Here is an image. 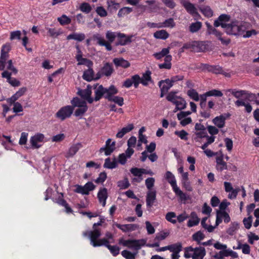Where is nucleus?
<instances>
[{
    "mask_svg": "<svg viewBox=\"0 0 259 259\" xmlns=\"http://www.w3.org/2000/svg\"><path fill=\"white\" fill-rule=\"evenodd\" d=\"M83 78L88 81H90L94 78V73L92 67L89 68V69L85 71L82 75Z\"/></svg>",
    "mask_w": 259,
    "mask_h": 259,
    "instance_id": "nucleus-33",
    "label": "nucleus"
},
{
    "mask_svg": "<svg viewBox=\"0 0 259 259\" xmlns=\"http://www.w3.org/2000/svg\"><path fill=\"white\" fill-rule=\"evenodd\" d=\"M131 78L133 82L134 86L135 88H137L139 84L141 83V77L139 75L136 74L133 75Z\"/></svg>",
    "mask_w": 259,
    "mask_h": 259,
    "instance_id": "nucleus-55",
    "label": "nucleus"
},
{
    "mask_svg": "<svg viewBox=\"0 0 259 259\" xmlns=\"http://www.w3.org/2000/svg\"><path fill=\"white\" fill-rule=\"evenodd\" d=\"M228 256V249L220 250L219 252H215L213 257L215 259H223L225 257Z\"/></svg>",
    "mask_w": 259,
    "mask_h": 259,
    "instance_id": "nucleus-39",
    "label": "nucleus"
},
{
    "mask_svg": "<svg viewBox=\"0 0 259 259\" xmlns=\"http://www.w3.org/2000/svg\"><path fill=\"white\" fill-rule=\"evenodd\" d=\"M133 11L132 8L130 7H123L120 9L118 13V16L119 17H122L126 15L130 14Z\"/></svg>",
    "mask_w": 259,
    "mask_h": 259,
    "instance_id": "nucleus-46",
    "label": "nucleus"
},
{
    "mask_svg": "<svg viewBox=\"0 0 259 259\" xmlns=\"http://www.w3.org/2000/svg\"><path fill=\"white\" fill-rule=\"evenodd\" d=\"M220 25L222 27L225 28L226 32L229 35L241 34L245 29L244 26L240 25L237 21L227 24L225 23H221L218 19L214 21V26L215 27H217Z\"/></svg>",
    "mask_w": 259,
    "mask_h": 259,
    "instance_id": "nucleus-2",
    "label": "nucleus"
},
{
    "mask_svg": "<svg viewBox=\"0 0 259 259\" xmlns=\"http://www.w3.org/2000/svg\"><path fill=\"white\" fill-rule=\"evenodd\" d=\"M73 107L71 106H66L61 108L56 113V116L62 120L69 117L72 114Z\"/></svg>",
    "mask_w": 259,
    "mask_h": 259,
    "instance_id": "nucleus-9",
    "label": "nucleus"
},
{
    "mask_svg": "<svg viewBox=\"0 0 259 259\" xmlns=\"http://www.w3.org/2000/svg\"><path fill=\"white\" fill-rule=\"evenodd\" d=\"M80 10L82 12L88 14L91 11L92 8L90 4L87 3H84L80 5Z\"/></svg>",
    "mask_w": 259,
    "mask_h": 259,
    "instance_id": "nucleus-57",
    "label": "nucleus"
},
{
    "mask_svg": "<svg viewBox=\"0 0 259 259\" xmlns=\"http://www.w3.org/2000/svg\"><path fill=\"white\" fill-rule=\"evenodd\" d=\"M76 49L77 50V54L76 56V59L78 62L77 65H84L89 68L92 67L93 65V62L89 59L82 58L81 52L78 46L76 47Z\"/></svg>",
    "mask_w": 259,
    "mask_h": 259,
    "instance_id": "nucleus-13",
    "label": "nucleus"
},
{
    "mask_svg": "<svg viewBox=\"0 0 259 259\" xmlns=\"http://www.w3.org/2000/svg\"><path fill=\"white\" fill-rule=\"evenodd\" d=\"M256 99V96L254 94L248 93L245 91V94H244V100L245 101H253Z\"/></svg>",
    "mask_w": 259,
    "mask_h": 259,
    "instance_id": "nucleus-58",
    "label": "nucleus"
},
{
    "mask_svg": "<svg viewBox=\"0 0 259 259\" xmlns=\"http://www.w3.org/2000/svg\"><path fill=\"white\" fill-rule=\"evenodd\" d=\"M181 4L190 15L196 9L194 5L190 3L189 0H181Z\"/></svg>",
    "mask_w": 259,
    "mask_h": 259,
    "instance_id": "nucleus-26",
    "label": "nucleus"
},
{
    "mask_svg": "<svg viewBox=\"0 0 259 259\" xmlns=\"http://www.w3.org/2000/svg\"><path fill=\"white\" fill-rule=\"evenodd\" d=\"M109 101L114 102L120 106H122L123 104V98L118 96H113Z\"/></svg>",
    "mask_w": 259,
    "mask_h": 259,
    "instance_id": "nucleus-60",
    "label": "nucleus"
},
{
    "mask_svg": "<svg viewBox=\"0 0 259 259\" xmlns=\"http://www.w3.org/2000/svg\"><path fill=\"white\" fill-rule=\"evenodd\" d=\"M165 218L167 221L174 224L178 220V217L172 212H168L165 216Z\"/></svg>",
    "mask_w": 259,
    "mask_h": 259,
    "instance_id": "nucleus-43",
    "label": "nucleus"
},
{
    "mask_svg": "<svg viewBox=\"0 0 259 259\" xmlns=\"http://www.w3.org/2000/svg\"><path fill=\"white\" fill-rule=\"evenodd\" d=\"M118 32H114L110 31H108L106 34V37L108 40L109 42H112L116 37H117V33Z\"/></svg>",
    "mask_w": 259,
    "mask_h": 259,
    "instance_id": "nucleus-56",
    "label": "nucleus"
},
{
    "mask_svg": "<svg viewBox=\"0 0 259 259\" xmlns=\"http://www.w3.org/2000/svg\"><path fill=\"white\" fill-rule=\"evenodd\" d=\"M21 35V32L20 30L12 31L10 33V39L11 40H14L15 39H20Z\"/></svg>",
    "mask_w": 259,
    "mask_h": 259,
    "instance_id": "nucleus-63",
    "label": "nucleus"
},
{
    "mask_svg": "<svg viewBox=\"0 0 259 259\" xmlns=\"http://www.w3.org/2000/svg\"><path fill=\"white\" fill-rule=\"evenodd\" d=\"M230 114L229 113L221 115L219 116L215 117L213 120V123L219 128H222L225 126V120L229 117Z\"/></svg>",
    "mask_w": 259,
    "mask_h": 259,
    "instance_id": "nucleus-18",
    "label": "nucleus"
},
{
    "mask_svg": "<svg viewBox=\"0 0 259 259\" xmlns=\"http://www.w3.org/2000/svg\"><path fill=\"white\" fill-rule=\"evenodd\" d=\"M175 24L174 20L171 18L166 20L164 22L161 23V28L170 27L172 28L175 26Z\"/></svg>",
    "mask_w": 259,
    "mask_h": 259,
    "instance_id": "nucleus-54",
    "label": "nucleus"
},
{
    "mask_svg": "<svg viewBox=\"0 0 259 259\" xmlns=\"http://www.w3.org/2000/svg\"><path fill=\"white\" fill-rule=\"evenodd\" d=\"M169 49L168 48H164L163 49L161 52L157 53H155L154 54V56L157 59H160L164 56H168L167 54L169 53Z\"/></svg>",
    "mask_w": 259,
    "mask_h": 259,
    "instance_id": "nucleus-48",
    "label": "nucleus"
},
{
    "mask_svg": "<svg viewBox=\"0 0 259 259\" xmlns=\"http://www.w3.org/2000/svg\"><path fill=\"white\" fill-rule=\"evenodd\" d=\"M94 228V229L93 230L83 232V235L89 238L90 240V244L93 247H96L103 246L104 242H107V239H99V237L101 236V230L99 228Z\"/></svg>",
    "mask_w": 259,
    "mask_h": 259,
    "instance_id": "nucleus-3",
    "label": "nucleus"
},
{
    "mask_svg": "<svg viewBox=\"0 0 259 259\" xmlns=\"http://www.w3.org/2000/svg\"><path fill=\"white\" fill-rule=\"evenodd\" d=\"M57 20L62 25L69 24L71 22L70 18L66 15H63L61 17H58Z\"/></svg>",
    "mask_w": 259,
    "mask_h": 259,
    "instance_id": "nucleus-49",
    "label": "nucleus"
},
{
    "mask_svg": "<svg viewBox=\"0 0 259 259\" xmlns=\"http://www.w3.org/2000/svg\"><path fill=\"white\" fill-rule=\"evenodd\" d=\"M118 187L121 189H125L130 186V183L127 179L119 181L117 183Z\"/></svg>",
    "mask_w": 259,
    "mask_h": 259,
    "instance_id": "nucleus-53",
    "label": "nucleus"
},
{
    "mask_svg": "<svg viewBox=\"0 0 259 259\" xmlns=\"http://www.w3.org/2000/svg\"><path fill=\"white\" fill-rule=\"evenodd\" d=\"M156 192L155 190L148 191L146 196V204L151 207L153 205L156 199Z\"/></svg>",
    "mask_w": 259,
    "mask_h": 259,
    "instance_id": "nucleus-23",
    "label": "nucleus"
},
{
    "mask_svg": "<svg viewBox=\"0 0 259 259\" xmlns=\"http://www.w3.org/2000/svg\"><path fill=\"white\" fill-rule=\"evenodd\" d=\"M190 45H187L185 47H191V51L199 53L204 52L208 50V46L205 41H194L190 42Z\"/></svg>",
    "mask_w": 259,
    "mask_h": 259,
    "instance_id": "nucleus-6",
    "label": "nucleus"
},
{
    "mask_svg": "<svg viewBox=\"0 0 259 259\" xmlns=\"http://www.w3.org/2000/svg\"><path fill=\"white\" fill-rule=\"evenodd\" d=\"M93 89L95 90V101H99L103 96L108 99H110L114 96V95L118 93V90L113 85H110L109 88H104L102 85H98L94 84Z\"/></svg>",
    "mask_w": 259,
    "mask_h": 259,
    "instance_id": "nucleus-1",
    "label": "nucleus"
},
{
    "mask_svg": "<svg viewBox=\"0 0 259 259\" xmlns=\"http://www.w3.org/2000/svg\"><path fill=\"white\" fill-rule=\"evenodd\" d=\"M97 197L99 202L103 206H105L108 198L107 189L105 188H100L98 192Z\"/></svg>",
    "mask_w": 259,
    "mask_h": 259,
    "instance_id": "nucleus-17",
    "label": "nucleus"
},
{
    "mask_svg": "<svg viewBox=\"0 0 259 259\" xmlns=\"http://www.w3.org/2000/svg\"><path fill=\"white\" fill-rule=\"evenodd\" d=\"M155 183V179L153 178H148L145 180V185L148 191L154 190L152 189Z\"/></svg>",
    "mask_w": 259,
    "mask_h": 259,
    "instance_id": "nucleus-51",
    "label": "nucleus"
},
{
    "mask_svg": "<svg viewBox=\"0 0 259 259\" xmlns=\"http://www.w3.org/2000/svg\"><path fill=\"white\" fill-rule=\"evenodd\" d=\"M26 90L27 89L26 88H21L11 98H9L7 100V102L10 105L13 104L16 100L25 94Z\"/></svg>",
    "mask_w": 259,
    "mask_h": 259,
    "instance_id": "nucleus-19",
    "label": "nucleus"
},
{
    "mask_svg": "<svg viewBox=\"0 0 259 259\" xmlns=\"http://www.w3.org/2000/svg\"><path fill=\"white\" fill-rule=\"evenodd\" d=\"M247 237L248 239V241L251 244H253L255 241L259 240V236L252 232H249L247 234Z\"/></svg>",
    "mask_w": 259,
    "mask_h": 259,
    "instance_id": "nucleus-52",
    "label": "nucleus"
},
{
    "mask_svg": "<svg viewBox=\"0 0 259 259\" xmlns=\"http://www.w3.org/2000/svg\"><path fill=\"white\" fill-rule=\"evenodd\" d=\"M153 35L157 39H165L168 38L169 34L165 30H161L156 31Z\"/></svg>",
    "mask_w": 259,
    "mask_h": 259,
    "instance_id": "nucleus-36",
    "label": "nucleus"
},
{
    "mask_svg": "<svg viewBox=\"0 0 259 259\" xmlns=\"http://www.w3.org/2000/svg\"><path fill=\"white\" fill-rule=\"evenodd\" d=\"M108 8L110 10H116L119 8V4L115 0H107Z\"/></svg>",
    "mask_w": 259,
    "mask_h": 259,
    "instance_id": "nucleus-45",
    "label": "nucleus"
},
{
    "mask_svg": "<svg viewBox=\"0 0 259 259\" xmlns=\"http://www.w3.org/2000/svg\"><path fill=\"white\" fill-rule=\"evenodd\" d=\"M93 87L88 85L87 88L84 90H80L78 91V94L83 99L86 100L89 103H92L95 100L91 97L92 93Z\"/></svg>",
    "mask_w": 259,
    "mask_h": 259,
    "instance_id": "nucleus-11",
    "label": "nucleus"
},
{
    "mask_svg": "<svg viewBox=\"0 0 259 259\" xmlns=\"http://www.w3.org/2000/svg\"><path fill=\"white\" fill-rule=\"evenodd\" d=\"M199 9L202 14L206 17H211L213 15L212 10L208 6H205L204 7H200Z\"/></svg>",
    "mask_w": 259,
    "mask_h": 259,
    "instance_id": "nucleus-41",
    "label": "nucleus"
},
{
    "mask_svg": "<svg viewBox=\"0 0 259 259\" xmlns=\"http://www.w3.org/2000/svg\"><path fill=\"white\" fill-rule=\"evenodd\" d=\"M223 220L225 223H228L230 221V218L228 213L225 211L217 210L215 226H218Z\"/></svg>",
    "mask_w": 259,
    "mask_h": 259,
    "instance_id": "nucleus-14",
    "label": "nucleus"
},
{
    "mask_svg": "<svg viewBox=\"0 0 259 259\" xmlns=\"http://www.w3.org/2000/svg\"><path fill=\"white\" fill-rule=\"evenodd\" d=\"M171 56L170 55L166 56L165 58L164 63L159 64V67L161 69H170L171 67Z\"/></svg>",
    "mask_w": 259,
    "mask_h": 259,
    "instance_id": "nucleus-40",
    "label": "nucleus"
},
{
    "mask_svg": "<svg viewBox=\"0 0 259 259\" xmlns=\"http://www.w3.org/2000/svg\"><path fill=\"white\" fill-rule=\"evenodd\" d=\"M134 126L132 123L128 124L120 130L116 134V137L117 138H122L126 134L129 133L134 129Z\"/></svg>",
    "mask_w": 259,
    "mask_h": 259,
    "instance_id": "nucleus-25",
    "label": "nucleus"
},
{
    "mask_svg": "<svg viewBox=\"0 0 259 259\" xmlns=\"http://www.w3.org/2000/svg\"><path fill=\"white\" fill-rule=\"evenodd\" d=\"M211 34H213L215 35L217 37H218V38L221 41V42L223 44L228 45L230 43V39L224 40L223 38L221 37L222 33L218 31L216 29L215 30H213V32L211 33Z\"/></svg>",
    "mask_w": 259,
    "mask_h": 259,
    "instance_id": "nucleus-59",
    "label": "nucleus"
},
{
    "mask_svg": "<svg viewBox=\"0 0 259 259\" xmlns=\"http://www.w3.org/2000/svg\"><path fill=\"white\" fill-rule=\"evenodd\" d=\"M191 251H193V259L203 258L206 254V251L203 247L191 248Z\"/></svg>",
    "mask_w": 259,
    "mask_h": 259,
    "instance_id": "nucleus-16",
    "label": "nucleus"
},
{
    "mask_svg": "<svg viewBox=\"0 0 259 259\" xmlns=\"http://www.w3.org/2000/svg\"><path fill=\"white\" fill-rule=\"evenodd\" d=\"M122 245L130 248H132L136 250H139L142 246L146 245V240L144 239H128L124 240Z\"/></svg>",
    "mask_w": 259,
    "mask_h": 259,
    "instance_id": "nucleus-4",
    "label": "nucleus"
},
{
    "mask_svg": "<svg viewBox=\"0 0 259 259\" xmlns=\"http://www.w3.org/2000/svg\"><path fill=\"white\" fill-rule=\"evenodd\" d=\"M113 69L111 65L106 63L101 70V73L106 76L110 75L113 72Z\"/></svg>",
    "mask_w": 259,
    "mask_h": 259,
    "instance_id": "nucleus-32",
    "label": "nucleus"
},
{
    "mask_svg": "<svg viewBox=\"0 0 259 259\" xmlns=\"http://www.w3.org/2000/svg\"><path fill=\"white\" fill-rule=\"evenodd\" d=\"M10 50L11 45L9 44H6L2 47L0 57V70H3L5 68L6 61L9 57L8 53Z\"/></svg>",
    "mask_w": 259,
    "mask_h": 259,
    "instance_id": "nucleus-8",
    "label": "nucleus"
},
{
    "mask_svg": "<svg viewBox=\"0 0 259 259\" xmlns=\"http://www.w3.org/2000/svg\"><path fill=\"white\" fill-rule=\"evenodd\" d=\"M220 155L217 157V168L220 171L227 169V165L226 162L223 160V154L221 151L220 152Z\"/></svg>",
    "mask_w": 259,
    "mask_h": 259,
    "instance_id": "nucleus-22",
    "label": "nucleus"
},
{
    "mask_svg": "<svg viewBox=\"0 0 259 259\" xmlns=\"http://www.w3.org/2000/svg\"><path fill=\"white\" fill-rule=\"evenodd\" d=\"M103 166L104 168L113 169L117 166V162L115 159L111 161L110 158H107L105 160Z\"/></svg>",
    "mask_w": 259,
    "mask_h": 259,
    "instance_id": "nucleus-29",
    "label": "nucleus"
},
{
    "mask_svg": "<svg viewBox=\"0 0 259 259\" xmlns=\"http://www.w3.org/2000/svg\"><path fill=\"white\" fill-rule=\"evenodd\" d=\"M81 147V144L79 143L72 145L66 152L65 157L67 158L73 157Z\"/></svg>",
    "mask_w": 259,
    "mask_h": 259,
    "instance_id": "nucleus-20",
    "label": "nucleus"
},
{
    "mask_svg": "<svg viewBox=\"0 0 259 259\" xmlns=\"http://www.w3.org/2000/svg\"><path fill=\"white\" fill-rule=\"evenodd\" d=\"M115 149V142L111 141V139H108L106 141L105 146L101 147L99 150L100 153H104L106 156L110 155Z\"/></svg>",
    "mask_w": 259,
    "mask_h": 259,
    "instance_id": "nucleus-10",
    "label": "nucleus"
},
{
    "mask_svg": "<svg viewBox=\"0 0 259 259\" xmlns=\"http://www.w3.org/2000/svg\"><path fill=\"white\" fill-rule=\"evenodd\" d=\"M118 44L124 46L131 42L132 36H127L123 33H117Z\"/></svg>",
    "mask_w": 259,
    "mask_h": 259,
    "instance_id": "nucleus-24",
    "label": "nucleus"
},
{
    "mask_svg": "<svg viewBox=\"0 0 259 259\" xmlns=\"http://www.w3.org/2000/svg\"><path fill=\"white\" fill-rule=\"evenodd\" d=\"M74 187L75 189L74 191L82 195H89L91 191L96 188V186L92 182L87 183L84 186L76 185Z\"/></svg>",
    "mask_w": 259,
    "mask_h": 259,
    "instance_id": "nucleus-7",
    "label": "nucleus"
},
{
    "mask_svg": "<svg viewBox=\"0 0 259 259\" xmlns=\"http://www.w3.org/2000/svg\"><path fill=\"white\" fill-rule=\"evenodd\" d=\"M167 100L176 105L174 112L178 111V95L177 92H171L166 97Z\"/></svg>",
    "mask_w": 259,
    "mask_h": 259,
    "instance_id": "nucleus-21",
    "label": "nucleus"
},
{
    "mask_svg": "<svg viewBox=\"0 0 259 259\" xmlns=\"http://www.w3.org/2000/svg\"><path fill=\"white\" fill-rule=\"evenodd\" d=\"M72 107H81L84 106H87L85 101H82L78 98H74L71 101Z\"/></svg>",
    "mask_w": 259,
    "mask_h": 259,
    "instance_id": "nucleus-38",
    "label": "nucleus"
},
{
    "mask_svg": "<svg viewBox=\"0 0 259 259\" xmlns=\"http://www.w3.org/2000/svg\"><path fill=\"white\" fill-rule=\"evenodd\" d=\"M179 199L182 201H183L184 203H186L187 200L191 199V197L189 195L183 193L181 190L179 189Z\"/></svg>",
    "mask_w": 259,
    "mask_h": 259,
    "instance_id": "nucleus-62",
    "label": "nucleus"
},
{
    "mask_svg": "<svg viewBox=\"0 0 259 259\" xmlns=\"http://www.w3.org/2000/svg\"><path fill=\"white\" fill-rule=\"evenodd\" d=\"M210 67H211V68L209 69V70L212 71L214 73H216V74L221 73V74H225V76H228V73L225 74L224 72V71L222 69V68L220 66H211Z\"/></svg>",
    "mask_w": 259,
    "mask_h": 259,
    "instance_id": "nucleus-61",
    "label": "nucleus"
},
{
    "mask_svg": "<svg viewBox=\"0 0 259 259\" xmlns=\"http://www.w3.org/2000/svg\"><path fill=\"white\" fill-rule=\"evenodd\" d=\"M88 107L87 106H82L77 108L75 112L74 115L76 117H81L88 110Z\"/></svg>",
    "mask_w": 259,
    "mask_h": 259,
    "instance_id": "nucleus-42",
    "label": "nucleus"
},
{
    "mask_svg": "<svg viewBox=\"0 0 259 259\" xmlns=\"http://www.w3.org/2000/svg\"><path fill=\"white\" fill-rule=\"evenodd\" d=\"M206 95L209 96L222 97L223 93L219 90H212L206 92Z\"/></svg>",
    "mask_w": 259,
    "mask_h": 259,
    "instance_id": "nucleus-64",
    "label": "nucleus"
},
{
    "mask_svg": "<svg viewBox=\"0 0 259 259\" xmlns=\"http://www.w3.org/2000/svg\"><path fill=\"white\" fill-rule=\"evenodd\" d=\"M29 142L31 148L38 149L41 147L45 142V135L41 133H36L31 137Z\"/></svg>",
    "mask_w": 259,
    "mask_h": 259,
    "instance_id": "nucleus-5",
    "label": "nucleus"
},
{
    "mask_svg": "<svg viewBox=\"0 0 259 259\" xmlns=\"http://www.w3.org/2000/svg\"><path fill=\"white\" fill-rule=\"evenodd\" d=\"M165 179L170 184L176 195L178 194V188L177 186V181L175 176L170 171H167L165 175Z\"/></svg>",
    "mask_w": 259,
    "mask_h": 259,
    "instance_id": "nucleus-15",
    "label": "nucleus"
},
{
    "mask_svg": "<svg viewBox=\"0 0 259 259\" xmlns=\"http://www.w3.org/2000/svg\"><path fill=\"white\" fill-rule=\"evenodd\" d=\"M168 250L172 252V259H178V243L168 245Z\"/></svg>",
    "mask_w": 259,
    "mask_h": 259,
    "instance_id": "nucleus-31",
    "label": "nucleus"
},
{
    "mask_svg": "<svg viewBox=\"0 0 259 259\" xmlns=\"http://www.w3.org/2000/svg\"><path fill=\"white\" fill-rule=\"evenodd\" d=\"M174 81L169 79H165L164 80H161L159 82V86L161 90L160 97L164 96L168 90L173 85Z\"/></svg>",
    "mask_w": 259,
    "mask_h": 259,
    "instance_id": "nucleus-12",
    "label": "nucleus"
},
{
    "mask_svg": "<svg viewBox=\"0 0 259 259\" xmlns=\"http://www.w3.org/2000/svg\"><path fill=\"white\" fill-rule=\"evenodd\" d=\"M113 62L116 66L124 68H127L130 65V63L127 61L122 58H115L114 59Z\"/></svg>",
    "mask_w": 259,
    "mask_h": 259,
    "instance_id": "nucleus-35",
    "label": "nucleus"
},
{
    "mask_svg": "<svg viewBox=\"0 0 259 259\" xmlns=\"http://www.w3.org/2000/svg\"><path fill=\"white\" fill-rule=\"evenodd\" d=\"M200 219L198 218L196 213L195 212H192L191 213V218L189 219L188 222V226L192 227L197 225Z\"/></svg>",
    "mask_w": 259,
    "mask_h": 259,
    "instance_id": "nucleus-30",
    "label": "nucleus"
},
{
    "mask_svg": "<svg viewBox=\"0 0 259 259\" xmlns=\"http://www.w3.org/2000/svg\"><path fill=\"white\" fill-rule=\"evenodd\" d=\"M121 253L122 256L126 259H135L137 252L135 253H132L128 250H124L121 251Z\"/></svg>",
    "mask_w": 259,
    "mask_h": 259,
    "instance_id": "nucleus-44",
    "label": "nucleus"
},
{
    "mask_svg": "<svg viewBox=\"0 0 259 259\" xmlns=\"http://www.w3.org/2000/svg\"><path fill=\"white\" fill-rule=\"evenodd\" d=\"M204 237L205 235L200 231L197 232L192 236L193 240L197 241L198 244H200V241L203 240Z\"/></svg>",
    "mask_w": 259,
    "mask_h": 259,
    "instance_id": "nucleus-50",
    "label": "nucleus"
},
{
    "mask_svg": "<svg viewBox=\"0 0 259 259\" xmlns=\"http://www.w3.org/2000/svg\"><path fill=\"white\" fill-rule=\"evenodd\" d=\"M151 72L149 70H147L145 73L143 74L142 77H141V83L144 85L147 86L150 82H151L152 79L151 77Z\"/></svg>",
    "mask_w": 259,
    "mask_h": 259,
    "instance_id": "nucleus-28",
    "label": "nucleus"
},
{
    "mask_svg": "<svg viewBox=\"0 0 259 259\" xmlns=\"http://www.w3.org/2000/svg\"><path fill=\"white\" fill-rule=\"evenodd\" d=\"M85 38V35L83 33H73L68 35L67 37V39H74L79 41H81L84 40Z\"/></svg>",
    "mask_w": 259,
    "mask_h": 259,
    "instance_id": "nucleus-34",
    "label": "nucleus"
},
{
    "mask_svg": "<svg viewBox=\"0 0 259 259\" xmlns=\"http://www.w3.org/2000/svg\"><path fill=\"white\" fill-rule=\"evenodd\" d=\"M202 27V23L200 22H196L191 23L189 27V31L191 33H195L198 32Z\"/></svg>",
    "mask_w": 259,
    "mask_h": 259,
    "instance_id": "nucleus-37",
    "label": "nucleus"
},
{
    "mask_svg": "<svg viewBox=\"0 0 259 259\" xmlns=\"http://www.w3.org/2000/svg\"><path fill=\"white\" fill-rule=\"evenodd\" d=\"M106 242L104 243L103 246L106 247L114 256H117L119 253L120 248L117 245L112 246L110 245V241L107 240V239H106Z\"/></svg>",
    "mask_w": 259,
    "mask_h": 259,
    "instance_id": "nucleus-27",
    "label": "nucleus"
},
{
    "mask_svg": "<svg viewBox=\"0 0 259 259\" xmlns=\"http://www.w3.org/2000/svg\"><path fill=\"white\" fill-rule=\"evenodd\" d=\"M187 95L195 101L199 100V96L198 93L194 89H190L187 91Z\"/></svg>",
    "mask_w": 259,
    "mask_h": 259,
    "instance_id": "nucleus-47",
    "label": "nucleus"
}]
</instances>
